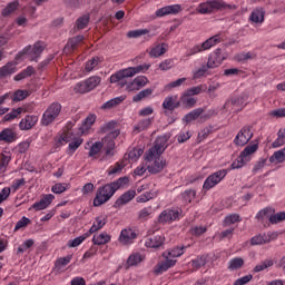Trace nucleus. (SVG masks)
<instances>
[{
  "instance_id": "obj_9",
  "label": "nucleus",
  "mask_w": 285,
  "mask_h": 285,
  "mask_svg": "<svg viewBox=\"0 0 285 285\" xmlns=\"http://www.w3.org/2000/svg\"><path fill=\"white\" fill-rule=\"evenodd\" d=\"M101 83V77L99 76H91L86 80L78 82L75 86V92H79L80 95H86V92H90L97 88Z\"/></svg>"
},
{
  "instance_id": "obj_6",
  "label": "nucleus",
  "mask_w": 285,
  "mask_h": 285,
  "mask_svg": "<svg viewBox=\"0 0 285 285\" xmlns=\"http://www.w3.org/2000/svg\"><path fill=\"white\" fill-rule=\"evenodd\" d=\"M149 69L150 65L148 63H142L137 67H128L111 75L109 81L110 83H122L124 86L126 79L129 77H135V75H139V72H146Z\"/></svg>"
},
{
  "instance_id": "obj_28",
  "label": "nucleus",
  "mask_w": 285,
  "mask_h": 285,
  "mask_svg": "<svg viewBox=\"0 0 285 285\" xmlns=\"http://www.w3.org/2000/svg\"><path fill=\"white\" fill-rule=\"evenodd\" d=\"M259 149L258 142H250L248 146L244 148V150L240 153V156L245 159H248L250 161V155H255L257 150Z\"/></svg>"
},
{
  "instance_id": "obj_54",
  "label": "nucleus",
  "mask_w": 285,
  "mask_h": 285,
  "mask_svg": "<svg viewBox=\"0 0 285 285\" xmlns=\"http://www.w3.org/2000/svg\"><path fill=\"white\" fill-rule=\"evenodd\" d=\"M185 92L190 97H195L197 95H202V92H206V85H198L196 87H191L187 89Z\"/></svg>"
},
{
  "instance_id": "obj_3",
  "label": "nucleus",
  "mask_w": 285,
  "mask_h": 285,
  "mask_svg": "<svg viewBox=\"0 0 285 285\" xmlns=\"http://www.w3.org/2000/svg\"><path fill=\"white\" fill-rule=\"evenodd\" d=\"M128 177H120L115 181L108 183L106 185H102L98 187L96 191V196L94 198V206L99 207L104 206V204H108L109 199H112L115 197V193L119 190V188H124V186H128Z\"/></svg>"
},
{
  "instance_id": "obj_10",
  "label": "nucleus",
  "mask_w": 285,
  "mask_h": 285,
  "mask_svg": "<svg viewBox=\"0 0 285 285\" xmlns=\"http://www.w3.org/2000/svg\"><path fill=\"white\" fill-rule=\"evenodd\" d=\"M229 171L230 169H219L214 174L209 175L204 181V190H210L212 188H215V186H217V184H220Z\"/></svg>"
},
{
  "instance_id": "obj_5",
  "label": "nucleus",
  "mask_w": 285,
  "mask_h": 285,
  "mask_svg": "<svg viewBox=\"0 0 285 285\" xmlns=\"http://www.w3.org/2000/svg\"><path fill=\"white\" fill-rule=\"evenodd\" d=\"M222 10H237V6L226 3L224 0H207L200 2L196 8L198 14H215V12H222Z\"/></svg>"
},
{
  "instance_id": "obj_20",
  "label": "nucleus",
  "mask_w": 285,
  "mask_h": 285,
  "mask_svg": "<svg viewBox=\"0 0 285 285\" xmlns=\"http://www.w3.org/2000/svg\"><path fill=\"white\" fill-rule=\"evenodd\" d=\"M244 98H233L225 102L224 109L229 110V112H239V110L244 109Z\"/></svg>"
},
{
  "instance_id": "obj_62",
  "label": "nucleus",
  "mask_w": 285,
  "mask_h": 285,
  "mask_svg": "<svg viewBox=\"0 0 285 285\" xmlns=\"http://www.w3.org/2000/svg\"><path fill=\"white\" fill-rule=\"evenodd\" d=\"M146 83H148V78H146V76H139L132 81V86H136L137 89L144 88Z\"/></svg>"
},
{
  "instance_id": "obj_11",
  "label": "nucleus",
  "mask_w": 285,
  "mask_h": 285,
  "mask_svg": "<svg viewBox=\"0 0 285 285\" xmlns=\"http://www.w3.org/2000/svg\"><path fill=\"white\" fill-rule=\"evenodd\" d=\"M181 213L183 212L179 208L165 209L158 216V222L159 224H173V222H177L184 217Z\"/></svg>"
},
{
  "instance_id": "obj_40",
  "label": "nucleus",
  "mask_w": 285,
  "mask_h": 285,
  "mask_svg": "<svg viewBox=\"0 0 285 285\" xmlns=\"http://www.w3.org/2000/svg\"><path fill=\"white\" fill-rule=\"evenodd\" d=\"M202 115H204V109L202 108L194 109L189 114L185 115L184 121H186V124H190V121H195L196 119H199Z\"/></svg>"
},
{
  "instance_id": "obj_39",
  "label": "nucleus",
  "mask_w": 285,
  "mask_h": 285,
  "mask_svg": "<svg viewBox=\"0 0 285 285\" xmlns=\"http://www.w3.org/2000/svg\"><path fill=\"white\" fill-rule=\"evenodd\" d=\"M35 75V68L32 66H28L21 72L13 77L14 81H23V79H28V77H32Z\"/></svg>"
},
{
  "instance_id": "obj_37",
  "label": "nucleus",
  "mask_w": 285,
  "mask_h": 285,
  "mask_svg": "<svg viewBox=\"0 0 285 285\" xmlns=\"http://www.w3.org/2000/svg\"><path fill=\"white\" fill-rule=\"evenodd\" d=\"M274 265L275 261H273V258H266L254 267L253 273H262V271H266V268H271Z\"/></svg>"
},
{
  "instance_id": "obj_32",
  "label": "nucleus",
  "mask_w": 285,
  "mask_h": 285,
  "mask_svg": "<svg viewBox=\"0 0 285 285\" xmlns=\"http://www.w3.org/2000/svg\"><path fill=\"white\" fill-rule=\"evenodd\" d=\"M179 102L183 104V106H185V108H188V109L195 108V106H197V100L186 91H184V94L180 96Z\"/></svg>"
},
{
  "instance_id": "obj_13",
  "label": "nucleus",
  "mask_w": 285,
  "mask_h": 285,
  "mask_svg": "<svg viewBox=\"0 0 285 285\" xmlns=\"http://www.w3.org/2000/svg\"><path fill=\"white\" fill-rule=\"evenodd\" d=\"M119 137V130L115 129L109 131L102 139V148H105L106 155H110L115 150V139Z\"/></svg>"
},
{
  "instance_id": "obj_43",
  "label": "nucleus",
  "mask_w": 285,
  "mask_h": 285,
  "mask_svg": "<svg viewBox=\"0 0 285 285\" xmlns=\"http://www.w3.org/2000/svg\"><path fill=\"white\" fill-rule=\"evenodd\" d=\"M90 23V14H83L76 20L77 30H86Z\"/></svg>"
},
{
  "instance_id": "obj_8",
  "label": "nucleus",
  "mask_w": 285,
  "mask_h": 285,
  "mask_svg": "<svg viewBox=\"0 0 285 285\" xmlns=\"http://www.w3.org/2000/svg\"><path fill=\"white\" fill-rule=\"evenodd\" d=\"M61 104L59 102H52L49 105L42 114L40 124L42 126H52V124L59 119V116L61 115Z\"/></svg>"
},
{
  "instance_id": "obj_63",
  "label": "nucleus",
  "mask_w": 285,
  "mask_h": 285,
  "mask_svg": "<svg viewBox=\"0 0 285 285\" xmlns=\"http://www.w3.org/2000/svg\"><path fill=\"white\" fill-rule=\"evenodd\" d=\"M284 220H285V212L277 213L269 217L271 224H279V222H284Z\"/></svg>"
},
{
  "instance_id": "obj_59",
  "label": "nucleus",
  "mask_w": 285,
  "mask_h": 285,
  "mask_svg": "<svg viewBox=\"0 0 285 285\" xmlns=\"http://www.w3.org/2000/svg\"><path fill=\"white\" fill-rule=\"evenodd\" d=\"M248 159H245L239 155L238 159L234 160L230 165V170H237L238 168H244Z\"/></svg>"
},
{
  "instance_id": "obj_44",
  "label": "nucleus",
  "mask_w": 285,
  "mask_h": 285,
  "mask_svg": "<svg viewBox=\"0 0 285 285\" xmlns=\"http://www.w3.org/2000/svg\"><path fill=\"white\" fill-rule=\"evenodd\" d=\"M144 262V256L140 253H134L127 258V266H137Z\"/></svg>"
},
{
  "instance_id": "obj_16",
  "label": "nucleus",
  "mask_w": 285,
  "mask_h": 285,
  "mask_svg": "<svg viewBox=\"0 0 285 285\" xmlns=\"http://www.w3.org/2000/svg\"><path fill=\"white\" fill-rule=\"evenodd\" d=\"M277 234L267 233V234H258L250 239L252 246H259L262 244H271L273 239H276Z\"/></svg>"
},
{
  "instance_id": "obj_61",
  "label": "nucleus",
  "mask_w": 285,
  "mask_h": 285,
  "mask_svg": "<svg viewBox=\"0 0 285 285\" xmlns=\"http://www.w3.org/2000/svg\"><path fill=\"white\" fill-rule=\"evenodd\" d=\"M237 222H242V219H239V215L232 214L225 217L224 226H233V224H237Z\"/></svg>"
},
{
  "instance_id": "obj_52",
  "label": "nucleus",
  "mask_w": 285,
  "mask_h": 285,
  "mask_svg": "<svg viewBox=\"0 0 285 285\" xmlns=\"http://www.w3.org/2000/svg\"><path fill=\"white\" fill-rule=\"evenodd\" d=\"M17 8H19V1L8 3L7 7L1 11L2 17H10V14H12Z\"/></svg>"
},
{
  "instance_id": "obj_25",
  "label": "nucleus",
  "mask_w": 285,
  "mask_h": 285,
  "mask_svg": "<svg viewBox=\"0 0 285 285\" xmlns=\"http://www.w3.org/2000/svg\"><path fill=\"white\" fill-rule=\"evenodd\" d=\"M126 166H128V158L124 156L121 161H118L108 168V175H119V173H121Z\"/></svg>"
},
{
  "instance_id": "obj_18",
  "label": "nucleus",
  "mask_w": 285,
  "mask_h": 285,
  "mask_svg": "<svg viewBox=\"0 0 285 285\" xmlns=\"http://www.w3.org/2000/svg\"><path fill=\"white\" fill-rule=\"evenodd\" d=\"M38 121H39V116L27 115L19 122V128H20V130H32V128H35V126H37Z\"/></svg>"
},
{
  "instance_id": "obj_60",
  "label": "nucleus",
  "mask_w": 285,
  "mask_h": 285,
  "mask_svg": "<svg viewBox=\"0 0 285 285\" xmlns=\"http://www.w3.org/2000/svg\"><path fill=\"white\" fill-rule=\"evenodd\" d=\"M101 148H104V144L101 141H96L89 149V157H95L101 153Z\"/></svg>"
},
{
  "instance_id": "obj_47",
  "label": "nucleus",
  "mask_w": 285,
  "mask_h": 285,
  "mask_svg": "<svg viewBox=\"0 0 285 285\" xmlns=\"http://www.w3.org/2000/svg\"><path fill=\"white\" fill-rule=\"evenodd\" d=\"M85 37L83 36H76L71 39H69L68 43H67V48H70L71 52H75V50H77V48H79V43H81L83 41Z\"/></svg>"
},
{
  "instance_id": "obj_53",
  "label": "nucleus",
  "mask_w": 285,
  "mask_h": 285,
  "mask_svg": "<svg viewBox=\"0 0 285 285\" xmlns=\"http://www.w3.org/2000/svg\"><path fill=\"white\" fill-rule=\"evenodd\" d=\"M150 30L148 29H136L127 32L128 39H139V37H144V35H148Z\"/></svg>"
},
{
  "instance_id": "obj_14",
  "label": "nucleus",
  "mask_w": 285,
  "mask_h": 285,
  "mask_svg": "<svg viewBox=\"0 0 285 285\" xmlns=\"http://www.w3.org/2000/svg\"><path fill=\"white\" fill-rule=\"evenodd\" d=\"M253 139L250 127H243L234 139L236 146H246Z\"/></svg>"
},
{
  "instance_id": "obj_58",
  "label": "nucleus",
  "mask_w": 285,
  "mask_h": 285,
  "mask_svg": "<svg viewBox=\"0 0 285 285\" xmlns=\"http://www.w3.org/2000/svg\"><path fill=\"white\" fill-rule=\"evenodd\" d=\"M190 137H193V132H190V130H181L176 136L178 144H186V141H188V139H190Z\"/></svg>"
},
{
  "instance_id": "obj_33",
  "label": "nucleus",
  "mask_w": 285,
  "mask_h": 285,
  "mask_svg": "<svg viewBox=\"0 0 285 285\" xmlns=\"http://www.w3.org/2000/svg\"><path fill=\"white\" fill-rule=\"evenodd\" d=\"M125 100L126 96L112 98L101 106V110H111V108H116V106H119V104H121Z\"/></svg>"
},
{
  "instance_id": "obj_30",
  "label": "nucleus",
  "mask_w": 285,
  "mask_h": 285,
  "mask_svg": "<svg viewBox=\"0 0 285 285\" xmlns=\"http://www.w3.org/2000/svg\"><path fill=\"white\" fill-rule=\"evenodd\" d=\"M17 134H14V130L7 128L3 129L0 132V141H6V144H12V141H16Z\"/></svg>"
},
{
  "instance_id": "obj_12",
  "label": "nucleus",
  "mask_w": 285,
  "mask_h": 285,
  "mask_svg": "<svg viewBox=\"0 0 285 285\" xmlns=\"http://www.w3.org/2000/svg\"><path fill=\"white\" fill-rule=\"evenodd\" d=\"M228 56L222 51V49H215L212 53H209L206 65L213 70L215 68H219Z\"/></svg>"
},
{
  "instance_id": "obj_7",
  "label": "nucleus",
  "mask_w": 285,
  "mask_h": 285,
  "mask_svg": "<svg viewBox=\"0 0 285 285\" xmlns=\"http://www.w3.org/2000/svg\"><path fill=\"white\" fill-rule=\"evenodd\" d=\"M28 97H30V90L28 89H18L13 92L10 91L0 96V117H3L6 112L10 111V108L3 107V105L8 104V101L18 104V101H23V99H28Z\"/></svg>"
},
{
  "instance_id": "obj_27",
  "label": "nucleus",
  "mask_w": 285,
  "mask_h": 285,
  "mask_svg": "<svg viewBox=\"0 0 285 285\" xmlns=\"http://www.w3.org/2000/svg\"><path fill=\"white\" fill-rule=\"evenodd\" d=\"M97 121V116L89 115L82 122L80 127V131L82 135H88L90 132V129L92 128V125Z\"/></svg>"
},
{
  "instance_id": "obj_1",
  "label": "nucleus",
  "mask_w": 285,
  "mask_h": 285,
  "mask_svg": "<svg viewBox=\"0 0 285 285\" xmlns=\"http://www.w3.org/2000/svg\"><path fill=\"white\" fill-rule=\"evenodd\" d=\"M46 50V42L38 41L32 46L24 47L20 52L16 56V61L7 62L3 67L0 68V79H6V77H10L17 72V65L19 61H37L41 53Z\"/></svg>"
},
{
  "instance_id": "obj_42",
  "label": "nucleus",
  "mask_w": 285,
  "mask_h": 285,
  "mask_svg": "<svg viewBox=\"0 0 285 285\" xmlns=\"http://www.w3.org/2000/svg\"><path fill=\"white\" fill-rule=\"evenodd\" d=\"M105 226H106V219L104 218V216H98L89 229L90 235H92L94 233H97V230H101V228Z\"/></svg>"
},
{
  "instance_id": "obj_45",
  "label": "nucleus",
  "mask_w": 285,
  "mask_h": 285,
  "mask_svg": "<svg viewBox=\"0 0 285 285\" xmlns=\"http://www.w3.org/2000/svg\"><path fill=\"white\" fill-rule=\"evenodd\" d=\"M70 262H72V255L69 254L65 257H59L56 259L55 262V266L56 268H58V271H61V268L68 266V264H70Z\"/></svg>"
},
{
  "instance_id": "obj_64",
  "label": "nucleus",
  "mask_w": 285,
  "mask_h": 285,
  "mask_svg": "<svg viewBox=\"0 0 285 285\" xmlns=\"http://www.w3.org/2000/svg\"><path fill=\"white\" fill-rule=\"evenodd\" d=\"M253 281V275L249 274V275H245L240 278H237L233 285H246L248 284V282H252Z\"/></svg>"
},
{
  "instance_id": "obj_46",
  "label": "nucleus",
  "mask_w": 285,
  "mask_h": 285,
  "mask_svg": "<svg viewBox=\"0 0 285 285\" xmlns=\"http://www.w3.org/2000/svg\"><path fill=\"white\" fill-rule=\"evenodd\" d=\"M32 246H35L33 239L24 240L21 245L18 246L17 255H23V253H28V250H30V248H32Z\"/></svg>"
},
{
  "instance_id": "obj_50",
  "label": "nucleus",
  "mask_w": 285,
  "mask_h": 285,
  "mask_svg": "<svg viewBox=\"0 0 285 285\" xmlns=\"http://www.w3.org/2000/svg\"><path fill=\"white\" fill-rule=\"evenodd\" d=\"M150 124H153V119L146 118L140 120L137 126L134 128V132H141L144 130H147L150 127Z\"/></svg>"
},
{
  "instance_id": "obj_35",
  "label": "nucleus",
  "mask_w": 285,
  "mask_h": 285,
  "mask_svg": "<svg viewBox=\"0 0 285 285\" xmlns=\"http://www.w3.org/2000/svg\"><path fill=\"white\" fill-rule=\"evenodd\" d=\"M99 63H101V59L99 57H92L85 63V71L86 72H94L99 68Z\"/></svg>"
},
{
  "instance_id": "obj_34",
  "label": "nucleus",
  "mask_w": 285,
  "mask_h": 285,
  "mask_svg": "<svg viewBox=\"0 0 285 285\" xmlns=\"http://www.w3.org/2000/svg\"><path fill=\"white\" fill-rule=\"evenodd\" d=\"M208 70H212L207 63H203L200 68L193 70V79L197 81V79H202L208 75Z\"/></svg>"
},
{
  "instance_id": "obj_24",
  "label": "nucleus",
  "mask_w": 285,
  "mask_h": 285,
  "mask_svg": "<svg viewBox=\"0 0 285 285\" xmlns=\"http://www.w3.org/2000/svg\"><path fill=\"white\" fill-rule=\"evenodd\" d=\"M222 41H224V36H222V33H218L200 43V46L203 48V51L205 52V50H210V48H215V46L222 43Z\"/></svg>"
},
{
  "instance_id": "obj_49",
  "label": "nucleus",
  "mask_w": 285,
  "mask_h": 285,
  "mask_svg": "<svg viewBox=\"0 0 285 285\" xmlns=\"http://www.w3.org/2000/svg\"><path fill=\"white\" fill-rule=\"evenodd\" d=\"M89 235L83 234L82 236H78L71 240L68 242L67 246L68 248H77V246H81L86 239H88Z\"/></svg>"
},
{
  "instance_id": "obj_38",
  "label": "nucleus",
  "mask_w": 285,
  "mask_h": 285,
  "mask_svg": "<svg viewBox=\"0 0 285 285\" xmlns=\"http://www.w3.org/2000/svg\"><path fill=\"white\" fill-rule=\"evenodd\" d=\"M12 157L8 153H2L0 155V175H3L6 170H8V166H10V160Z\"/></svg>"
},
{
  "instance_id": "obj_22",
  "label": "nucleus",
  "mask_w": 285,
  "mask_h": 285,
  "mask_svg": "<svg viewBox=\"0 0 285 285\" xmlns=\"http://www.w3.org/2000/svg\"><path fill=\"white\" fill-rule=\"evenodd\" d=\"M179 106H181V102L177 100V96H167L163 101L164 110H168L169 112L177 110Z\"/></svg>"
},
{
  "instance_id": "obj_21",
  "label": "nucleus",
  "mask_w": 285,
  "mask_h": 285,
  "mask_svg": "<svg viewBox=\"0 0 285 285\" xmlns=\"http://www.w3.org/2000/svg\"><path fill=\"white\" fill-rule=\"evenodd\" d=\"M181 12L180 4H170L167 7H163L156 11V17H166L168 14H179Z\"/></svg>"
},
{
  "instance_id": "obj_23",
  "label": "nucleus",
  "mask_w": 285,
  "mask_h": 285,
  "mask_svg": "<svg viewBox=\"0 0 285 285\" xmlns=\"http://www.w3.org/2000/svg\"><path fill=\"white\" fill-rule=\"evenodd\" d=\"M137 195V191L135 189H129L125 194H122L116 202L115 207L119 208L120 206H125V204H128L129 202H132L135 199V196Z\"/></svg>"
},
{
  "instance_id": "obj_36",
  "label": "nucleus",
  "mask_w": 285,
  "mask_h": 285,
  "mask_svg": "<svg viewBox=\"0 0 285 285\" xmlns=\"http://www.w3.org/2000/svg\"><path fill=\"white\" fill-rule=\"evenodd\" d=\"M244 267V258L242 257H234L228 261L227 268L228 271H239V268Z\"/></svg>"
},
{
  "instance_id": "obj_2",
  "label": "nucleus",
  "mask_w": 285,
  "mask_h": 285,
  "mask_svg": "<svg viewBox=\"0 0 285 285\" xmlns=\"http://www.w3.org/2000/svg\"><path fill=\"white\" fill-rule=\"evenodd\" d=\"M164 150H166V139L161 137L157 138L155 145L145 154L147 170L153 175L161 173L166 167V160L161 157Z\"/></svg>"
},
{
  "instance_id": "obj_57",
  "label": "nucleus",
  "mask_w": 285,
  "mask_h": 285,
  "mask_svg": "<svg viewBox=\"0 0 285 285\" xmlns=\"http://www.w3.org/2000/svg\"><path fill=\"white\" fill-rule=\"evenodd\" d=\"M203 266H206V256H198L196 259L191 261V268L194 271H199Z\"/></svg>"
},
{
  "instance_id": "obj_4",
  "label": "nucleus",
  "mask_w": 285,
  "mask_h": 285,
  "mask_svg": "<svg viewBox=\"0 0 285 285\" xmlns=\"http://www.w3.org/2000/svg\"><path fill=\"white\" fill-rule=\"evenodd\" d=\"M184 253H186V247H184V246H181V247L177 246V247H174L171 249L164 252L163 257L165 258V261L159 262L154 267L155 275H161V274L166 273V271H168L169 268H173L175 266V264H177V259H175V258L181 257V255H184Z\"/></svg>"
},
{
  "instance_id": "obj_17",
  "label": "nucleus",
  "mask_w": 285,
  "mask_h": 285,
  "mask_svg": "<svg viewBox=\"0 0 285 285\" xmlns=\"http://www.w3.org/2000/svg\"><path fill=\"white\" fill-rule=\"evenodd\" d=\"M165 242H166V236L164 235L149 236L145 240V246L146 248H155V250H157L158 248H161L164 246Z\"/></svg>"
},
{
  "instance_id": "obj_26",
  "label": "nucleus",
  "mask_w": 285,
  "mask_h": 285,
  "mask_svg": "<svg viewBox=\"0 0 285 285\" xmlns=\"http://www.w3.org/2000/svg\"><path fill=\"white\" fill-rule=\"evenodd\" d=\"M111 237L110 235H108V233L102 232L100 234H96L92 237V244H95L96 246H104L106 244H108L110 242Z\"/></svg>"
},
{
  "instance_id": "obj_55",
  "label": "nucleus",
  "mask_w": 285,
  "mask_h": 285,
  "mask_svg": "<svg viewBox=\"0 0 285 285\" xmlns=\"http://www.w3.org/2000/svg\"><path fill=\"white\" fill-rule=\"evenodd\" d=\"M181 197H183L185 204H191L193 199H195V197H197V191L194 189H187L181 194Z\"/></svg>"
},
{
  "instance_id": "obj_15",
  "label": "nucleus",
  "mask_w": 285,
  "mask_h": 285,
  "mask_svg": "<svg viewBox=\"0 0 285 285\" xmlns=\"http://www.w3.org/2000/svg\"><path fill=\"white\" fill-rule=\"evenodd\" d=\"M135 239H137V232L132 228L122 229L118 238L122 246H130V244H135Z\"/></svg>"
},
{
  "instance_id": "obj_56",
  "label": "nucleus",
  "mask_w": 285,
  "mask_h": 285,
  "mask_svg": "<svg viewBox=\"0 0 285 285\" xmlns=\"http://www.w3.org/2000/svg\"><path fill=\"white\" fill-rule=\"evenodd\" d=\"M150 95H153V89L147 88V89L138 92L136 96H134L132 101H135L137 104V102L141 101L142 99L150 97Z\"/></svg>"
},
{
  "instance_id": "obj_48",
  "label": "nucleus",
  "mask_w": 285,
  "mask_h": 285,
  "mask_svg": "<svg viewBox=\"0 0 285 285\" xmlns=\"http://www.w3.org/2000/svg\"><path fill=\"white\" fill-rule=\"evenodd\" d=\"M273 208L271 207H265L263 209H261L257 214H256V219L261 223H264V219H268V217H272L273 215Z\"/></svg>"
},
{
  "instance_id": "obj_29",
  "label": "nucleus",
  "mask_w": 285,
  "mask_h": 285,
  "mask_svg": "<svg viewBox=\"0 0 285 285\" xmlns=\"http://www.w3.org/2000/svg\"><path fill=\"white\" fill-rule=\"evenodd\" d=\"M264 14H266V12L263 8H256L252 11L249 20L252 23H264Z\"/></svg>"
},
{
  "instance_id": "obj_41",
  "label": "nucleus",
  "mask_w": 285,
  "mask_h": 285,
  "mask_svg": "<svg viewBox=\"0 0 285 285\" xmlns=\"http://www.w3.org/2000/svg\"><path fill=\"white\" fill-rule=\"evenodd\" d=\"M142 155H144V149L134 148L128 154H125V157L128 160V164H130V161H137V159H139V157H141Z\"/></svg>"
},
{
  "instance_id": "obj_51",
  "label": "nucleus",
  "mask_w": 285,
  "mask_h": 285,
  "mask_svg": "<svg viewBox=\"0 0 285 285\" xmlns=\"http://www.w3.org/2000/svg\"><path fill=\"white\" fill-rule=\"evenodd\" d=\"M161 55H166V47L164 45H157L149 51V57H154L155 59L161 57Z\"/></svg>"
},
{
  "instance_id": "obj_19",
  "label": "nucleus",
  "mask_w": 285,
  "mask_h": 285,
  "mask_svg": "<svg viewBox=\"0 0 285 285\" xmlns=\"http://www.w3.org/2000/svg\"><path fill=\"white\" fill-rule=\"evenodd\" d=\"M55 202V195L52 194H47L45 195L39 202H36L31 207L30 210H46L50 204Z\"/></svg>"
},
{
  "instance_id": "obj_31",
  "label": "nucleus",
  "mask_w": 285,
  "mask_h": 285,
  "mask_svg": "<svg viewBox=\"0 0 285 285\" xmlns=\"http://www.w3.org/2000/svg\"><path fill=\"white\" fill-rule=\"evenodd\" d=\"M21 112H23V108L18 107L17 109H12L9 114L8 112L3 114L4 116L1 119V124L14 121V119H17V117H19V115H21Z\"/></svg>"
}]
</instances>
